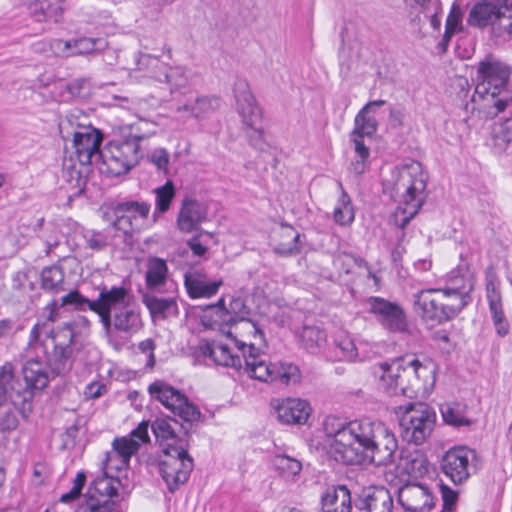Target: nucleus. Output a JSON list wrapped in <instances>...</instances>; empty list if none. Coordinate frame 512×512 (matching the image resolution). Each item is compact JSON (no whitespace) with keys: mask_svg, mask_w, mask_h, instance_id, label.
<instances>
[{"mask_svg":"<svg viewBox=\"0 0 512 512\" xmlns=\"http://www.w3.org/2000/svg\"><path fill=\"white\" fill-rule=\"evenodd\" d=\"M335 418H326L327 453L335 461L359 465L369 460L377 466L394 462L398 442L394 433L382 422L370 419L350 421L334 428Z\"/></svg>","mask_w":512,"mask_h":512,"instance_id":"f257e3e1","label":"nucleus"},{"mask_svg":"<svg viewBox=\"0 0 512 512\" xmlns=\"http://www.w3.org/2000/svg\"><path fill=\"white\" fill-rule=\"evenodd\" d=\"M98 290L96 299H89L78 290H72L61 298L60 304L52 300L44 308L47 320L55 322L59 318V309L65 306L82 312L90 310L99 316L104 334L114 346L118 344V338L127 340L143 328L141 312L129 304L130 292L127 288L103 285Z\"/></svg>","mask_w":512,"mask_h":512,"instance_id":"f03ea898","label":"nucleus"},{"mask_svg":"<svg viewBox=\"0 0 512 512\" xmlns=\"http://www.w3.org/2000/svg\"><path fill=\"white\" fill-rule=\"evenodd\" d=\"M511 71L501 62L487 58L478 63L474 93L464 109L466 113H478L480 118L493 119L505 111L512 102L507 89Z\"/></svg>","mask_w":512,"mask_h":512,"instance_id":"7ed1b4c3","label":"nucleus"},{"mask_svg":"<svg viewBox=\"0 0 512 512\" xmlns=\"http://www.w3.org/2000/svg\"><path fill=\"white\" fill-rule=\"evenodd\" d=\"M384 192L389 193L395 201L411 205L413 211L404 217L399 224L401 229L409 223L423 204V193L426 189V178L421 171L420 163L405 165L392 171L391 179L384 181Z\"/></svg>","mask_w":512,"mask_h":512,"instance_id":"20e7f679","label":"nucleus"},{"mask_svg":"<svg viewBox=\"0 0 512 512\" xmlns=\"http://www.w3.org/2000/svg\"><path fill=\"white\" fill-rule=\"evenodd\" d=\"M234 96L237 111L247 128L249 144L257 150L265 151L269 146L264 139L263 130L258 127L262 120V111L257 105L249 84L245 80H238L234 85Z\"/></svg>","mask_w":512,"mask_h":512,"instance_id":"39448f33","label":"nucleus"},{"mask_svg":"<svg viewBox=\"0 0 512 512\" xmlns=\"http://www.w3.org/2000/svg\"><path fill=\"white\" fill-rule=\"evenodd\" d=\"M143 136H133L124 141H111L100 154L105 172L113 177L129 172L141 158L140 141Z\"/></svg>","mask_w":512,"mask_h":512,"instance_id":"423d86ee","label":"nucleus"},{"mask_svg":"<svg viewBox=\"0 0 512 512\" xmlns=\"http://www.w3.org/2000/svg\"><path fill=\"white\" fill-rule=\"evenodd\" d=\"M436 422L435 411L425 404L409 403L400 418V434L404 441L423 444L430 436Z\"/></svg>","mask_w":512,"mask_h":512,"instance_id":"0eeeda50","label":"nucleus"},{"mask_svg":"<svg viewBox=\"0 0 512 512\" xmlns=\"http://www.w3.org/2000/svg\"><path fill=\"white\" fill-rule=\"evenodd\" d=\"M372 372L375 379H378L386 384H397L402 381H410L408 376L415 375L417 381L427 383L431 380V384H435L434 369L423 365L419 360H405L399 358L393 360L391 363L384 362L372 367Z\"/></svg>","mask_w":512,"mask_h":512,"instance_id":"6e6552de","label":"nucleus"},{"mask_svg":"<svg viewBox=\"0 0 512 512\" xmlns=\"http://www.w3.org/2000/svg\"><path fill=\"white\" fill-rule=\"evenodd\" d=\"M244 366L242 370L251 379L261 382L281 381L284 384H296L301 380V372L293 363L267 364L259 359L260 355H247L244 353Z\"/></svg>","mask_w":512,"mask_h":512,"instance_id":"1a4fd4ad","label":"nucleus"},{"mask_svg":"<svg viewBox=\"0 0 512 512\" xmlns=\"http://www.w3.org/2000/svg\"><path fill=\"white\" fill-rule=\"evenodd\" d=\"M148 428L149 422L142 421L129 436L115 438L112 443L113 451L108 452L104 460L106 468L115 470L127 468L131 457L140 449L141 443L150 441Z\"/></svg>","mask_w":512,"mask_h":512,"instance_id":"9d476101","label":"nucleus"},{"mask_svg":"<svg viewBox=\"0 0 512 512\" xmlns=\"http://www.w3.org/2000/svg\"><path fill=\"white\" fill-rule=\"evenodd\" d=\"M368 312L377 322L391 333H408L409 323L404 308L397 302L379 296H371L366 301Z\"/></svg>","mask_w":512,"mask_h":512,"instance_id":"9b49d317","label":"nucleus"},{"mask_svg":"<svg viewBox=\"0 0 512 512\" xmlns=\"http://www.w3.org/2000/svg\"><path fill=\"white\" fill-rule=\"evenodd\" d=\"M243 303L239 300H233L230 309L225 305L224 297H221L215 304L206 305L202 309L200 322L206 329L217 330L228 338L233 339L234 335L231 331L232 326L240 323V318L236 312Z\"/></svg>","mask_w":512,"mask_h":512,"instance_id":"f8f14e48","label":"nucleus"},{"mask_svg":"<svg viewBox=\"0 0 512 512\" xmlns=\"http://www.w3.org/2000/svg\"><path fill=\"white\" fill-rule=\"evenodd\" d=\"M475 457L474 450L465 446L450 448L440 460V470L454 485H462L471 476Z\"/></svg>","mask_w":512,"mask_h":512,"instance_id":"ddd939ff","label":"nucleus"},{"mask_svg":"<svg viewBox=\"0 0 512 512\" xmlns=\"http://www.w3.org/2000/svg\"><path fill=\"white\" fill-rule=\"evenodd\" d=\"M164 453H184L188 448L189 429L174 418H156L151 425Z\"/></svg>","mask_w":512,"mask_h":512,"instance_id":"4468645a","label":"nucleus"},{"mask_svg":"<svg viewBox=\"0 0 512 512\" xmlns=\"http://www.w3.org/2000/svg\"><path fill=\"white\" fill-rule=\"evenodd\" d=\"M440 296L436 288L422 289L413 294V311L422 322L435 326L450 321Z\"/></svg>","mask_w":512,"mask_h":512,"instance_id":"2eb2a0df","label":"nucleus"},{"mask_svg":"<svg viewBox=\"0 0 512 512\" xmlns=\"http://www.w3.org/2000/svg\"><path fill=\"white\" fill-rule=\"evenodd\" d=\"M193 459L187 449L184 453H164V458L158 464V470L170 492L176 491L184 484L193 470Z\"/></svg>","mask_w":512,"mask_h":512,"instance_id":"dca6fc26","label":"nucleus"},{"mask_svg":"<svg viewBox=\"0 0 512 512\" xmlns=\"http://www.w3.org/2000/svg\"><path fill=\"white\" fill-rule=\"evenodd\" d=\"M148 391L152 398L181 417L189 426L201 416L200 411L174 386H148Z\"/></svg>","mask_w":512,"mask_h":512,"instance_id":"f3484780","label":"nucleus"},{"mask_svg":"<svg viewBox=\"0 0 512 512\" xmlns=\"http://www.w3.org/2000/svg\"><path fill=\"white\" fill-rule=\"evenodd\" d=\"M74 338L75 331L72 323H65L51 332L53 351L47 355L51 357L54 373H66L69 370L68 361L73 352Z\"/></svg>","mask_w":512,"mask_h":512,"instance_id":"a211bd4d","label":"nucleus"},{"mask_svg":"<svg viewBox=\"0 0 512 512\" xmlns=\"http://www.w3.org/2000/svg\"><path fill=\"white\" fill-rule=\"evenodd\" d=\"M103 137L99 130L92 126H81L73 133V146L79 163L88 170L93 158H99Z\"/></svg>","mask_w":512,"mask_h":512,"instance_id":"6ab92c4d","label":"nucleus"},{"mask_svg":"<svg viewBox=\"0 0 512 512\" xmlns=\"http://www.w3.org/2000/svg\"><path fill=\"white\" fill-rule=\"evenodd\" d=\"M142 60H145L154 69L152 77L169 85L171 95L177 93L185 95L189 91V77L183 67H171L157 58L147 55L143 56Z\"/></svg>","mask_w":512,"mask_h":512,"instance_id":"aec40b11","label":"nucleus"},{"mask_svg":"<svg viewBox=\"0 0 512 512\" xmlns=\"http://www.w3.org/2000/svg\"><path fill=\"white\" fill-rule=\"evenodd\" d=\"M398 501L409 512H429L435 506L437 497L425 484H407L400 488Z\"/></svg>","mask_w":512,"mask_h":512,"instance_id":"412c9836","label":"nucleus"},{"mask_svg":"<svg viewBox=\"0 0 512 512\" xmlns=\"http://www.w3.org/2000/svg\"><path fill=\"white\" fill-rule=\"evenodd\" d=\"M173 292H144L141 295L142 303L149 311L150 317L155 320H166L179 315L177 303V288Z\"/></svg>","mask_w":512,"mask_h":512,"instance_id":"4be33fe9","label":"nucleus"},{"mask_svg":"<svg viewBox=\"0 0 512 512\" xmlns=\"http://www.w3.org/2000/svg\"><path fill=\"white\" fill-rule=\"evenodd\" d=\"M271 405L277 413L278 420L288 425L306 424L312 412L310 404L299 398L272 400Z\"/></svg>","mask_w":512,"mask_h":512,"instance_id":"5701e85b","label":"nucleus"},{"mask_svg":"<svg viewBox=\"0 0 512 512\" xmlns=\"http://www.w3.org/2000/svg\"><path fill=\"white\" fill-rule=\"evenodd\" d=\"M146 292H173L177 288L173 280L169 278V268L166 260L150 256L146 261L145 271Z\"/></svg>","mask_w":512,"mask_h":512,"instance_id":"b1692460","label":"nucleus"},{"mask_svg":"<svg viewBox=\"0 0 512 512\" xmlns=\"http://www.w3.org/2000/svg\"><path fill=\"white\" fill-rule=\"evenodd\" d=\"M208 209L205 204L196 199L184 198L177 216V227L181 232L197 231L199 226L207 220Z\"/></svg>","mask_w":512,"mask_h":512,"instance_id":"393cba45","label":"nucleus"},{"mask_svg":"<svg viewBox=\"0 0 512 512\" xmlns=\"http://www.w3.org/2000/svg\"><path fill=\"white\" fill-rule=\"evenodd\" d=\"M240 324L247 330L249 341L239 340L236 336L233 337L232 341L238 350L241 351L242 356H244V353L247 355H260L264 353L268 345L265 333L260 326L256 322L244 317L240 318Z\"/></svg>","mask_w":512,"mask_h":512,"instance_id":"a878e982","label":"nucleus"},{"mask_svg":"<svg viewBox=\"0 0 512 512\" xmlns=\"http://www.w3.org/2000/svg\"><path fill=\"white\" fill-rule=\"evenodd\" d=\"M356 506L366 512H391L393 497L383 486H371L362 491Z\"/></svg>","mask_w":512,"mask_h":512,"instance_id":"bb28decb","label":"nucleus"},{"mask_svg":"<svg viewBox=\"0 0 512 512\" xmlns=\"http://www.w3.org/2000/svg\"><path fill=\"white\" fill-rule=\"evenodd\" d=\"M39 386H0V407L9 399L12 406L26 418L32 409L34 390Z\"/></svg>","mask_w":512,"mask_h":512,"instance_id":"cd10ccee","label":"nucleus"},{"mask_svg":"<svg viewBox=\"0 0 512 512\" xmlns=\"http://www.w3.org/2000/svg\"><path fill=\"white\" fill-rule=\"evenodd\" d=\"M184 285L190 298H211L216 295L223 281H207L206 275L198 270H192L184 274Z\"/></svg>","mask_w":512,"mask_h":512,"instance_id":"c85d7f7f","label":"nucleus"},{"mask_svg":"<svg viewBox=\"0 0 512 512\" xmlns=\"http://www.w3.org/2000/svg\"><path fill=\"white\" fill-rule=\"evenodd\" d=\"M501 8H505V0H480L470 10L468 24L478 28L495 26Z\"/></svg>","mask_w":512,"mask_h":512,"instance_id":"c756f323","label":"nucleus"},{"mask_svg":"<svg viewBox=\"0 0 512 512\" xmlns=\"http://www.w3.org/2000/svg\"><path fill=\"white\" fill-rule=\"evenodd\" d=\"M22 374L26 384H48L65 373H54L51 357L47 355L45 363L37 358L27 360L22 366Z\"/></svg>","mask_w":512,"mask_h":512,"instance_id":"7c9ffc66","label":"nucleus"},{"mask_svg":"<svg viewBox=\"0 0 512 512\" xmlns=\"http://www.w3.org/2000/svg\"><path fill=\"white\" fill-rule=\"evenodd\" d=\"M386 104L385 100H373L366 103L354 119V128L351 131L357 137L372 138L378 129V122L374 116V109Z\"/></svg>","mask_w":512,"mask_h":512,"instance_id":"2f4dec72","label":"nucleus"},{"mask_svg":"<svg viewBox=\"0 0 512 512\" xmlns=\"http://www.w3.org/2000/svg\"><path fill=\"white\" fill-rule=\"evenodd\" d=\"M350 490L345 485L328 488L321 497L322 512H351Z\"/></svg>","mask_w":512,"mask_h":512,"instance_id":"473e14b6","label":"nucleus"},{"mask_svg":"<svg viewBox=\"0 0 512 512\" xmlns=\"http://www.w3.org/2000/svg\"><path fill=\"white\" fill-rule=\"evenodd\" d=\"M280 241L274 245L273 252L281 257H291L302 252L301 234L294 227L281 222L279 231Z\"/></svg>","mask_w":512,"mask_h":512,"instance_id":"72a5a7b5","label":"nucleus"},{"mask_svg":"<svg viewBox=\"0 0 512 512\" xmlns=\"http://www.w3.org/2000/svg\"><path fill=\"white\" fill-rule=\"evenodd\" d=\"M487 300L489 311L495 326L496 332L503 337L509 333V323L505 317L500 291L496 288L492 280L486 283Z\"/></svg>","mask_w":512,"mask_h":512,"instance_id":"f704fd0d","label":"nucleus"},{"mask_svg":"<svg viewBox=\"0 0 512 512\" xmlns=\"http://www.w3.org/2000/svg\"><path fill=\"white\" fill-rule=\"evenodd\" d=\"M397 469L412 477L423 475L428 470V460L423 453L414 449H402L397 463Z\"/></svg>","mask_w":512,"mask_h":512,"instance_id":"c9c22d12","label":"nucleus"},{"mask_svg":"<svg viewBox=\"0 0 512 512\" xmlns=\"http://www.w3.org/2000/svg\"><path fill=\"white\" fill-rule=\"evenodd\" d=\"M203 354L211 358L215 364L226 367H232L238 371L242 370V360L238 355L232 354L227 345L207 344L203 348Z\"/></svg>","mask_w":512,"mask_h":512,"instance_id":"e433bc0d","label":"nucleus"},{"mask_svg":"<svg viewBox=\"0 0 512 512\" xmlns=\"http://www.w3.org/2000/svg\"><path fill=\"white\" fill-rule=\"evenodd\" d=\"M220 106V100L217 97L201 96L189 100L182 106L177 107L178 112L188 113L195 118H203L215 111Z\"/></svg>","mask_w":512,"mask_h":512,"instance_id":"4c0bfd02","label":"nucleus"},{"mask_svg":"<svg viewBox=\"0 0 512 512\" xmlns=\"http://www.w3.org/2000/svg\"><path fill=\"white\" fill-rule=\"evenodd\" d=\"M41 288L48 293L58 294L65 290V274L59 265L43 268L41 272Z\"/></svg>","mask_w":512,"mask_h":512,"instance_id":"58836bf2","label":"nucleus"},{"mask_svg":"<svg viewBox=\"0 0 512 512\" xmlns=\"http://www.w3.org/2000/svg\"><path fill=\"white\" fill-rule=\"evenodd\" d=\"M492 149L495 153H504L512 145V118L495 123L491 132Z\"/></svg>","mask_w":512,"mask_h":512,"instance_id":"ea45409f","label":"nucleus"},{"mask_svg":"<svg viewBox=\"0 0 512 512\" xmlns=\"http://www.w3.org/2000/svg\"><path fill=\"white\" fill-rule=\"evenodd\" d=\"M442 299L450 320L457 315L472 301L471 295H462L443 288H436Z\"/></svg>","mask_w":512,"mask_h":512,"instance_id":"a19ab883","label":"nucleus"},{"mask_svg":"<svg viewBox=\"0 0 512 512\" xmlns=\"http://www.w3.org/2000/svg\"><path fill=\"white\" fill-rule=\"evenodd\" d=\"M38 227H42L40 231L39 238L43 241L45 245V254L46 256H51L55 254V250L61 245L63 235L59 230L58 226L54 223H48L47 226L44 227V218H40L37 223Z\"/></svg>","mask_w":512,"mask_h":512,"instance_id":"79ce46f5","label":"nucleus"},{"mask_svg":"<svg viewBox=\"0 0 512 512\" xmlns=\"http://www.w3.org/2000/svg\"><path fill=\"white\" fill-rule=\"evenodd\" d=\"M443 420L446 424L460 427L470 425V420L466 417V406L459 402H447L440 406Z\"/></svg>","mask_w":512,"mask_h":512,"instance_id":"37998d69","label":"nucleus"},{"mask_svg":"<svg viewBox=\"0 0 512 512\" xmlns=\"http://www.w3.org/2000/svg\"><path fill=\"white\" fill-rule=\"evenodd\" d=\"M155 193V210L153 213L154 222L157 220L158 214L166 213L171 206L176 191L172 181L168 180L164 185L157 187Z\"/></svg>","mask_w":512,"mask_h":512,"instance_id":"c03bdc74","label":"nucleus"},{"mask_svg":"<svg viewBox=\"0 0 512 512\" xmlns=\"http://www.w3.org/2000/svg\"><path fill=\"white\" fill-rule=\"evenodd\" d=\"M105 38L81 37L66 42L67 48H74L75 54L84 55L99 52L107 47Z\"/></svg>","mask_w":512,"mask_h":512,"instance_id":"a18cd8bd","label":"nucleus"},{"mask_svg":"<svg viewBox=\"0 0 512 512\" xmlns=\"http://www.w3.org/2000/svg\"><path fill=\"white\" fill-rule=\"evenodd\" d=\"M151 205L144 201H124L118 203V211L125 212V215L136 223H142L148 218Z\"/></svg>","mask_w":512,"mask_h":512,"instance_id":"49530a36","label":"nucleus"},{"mask_svg":"<svg viewBox=\"0 0 512 512\" xmlns=\"http://www.w3.org/2000/svg\"><path fill=\"white\" fill-rule=\"evenodd\" d=\"M442 288L462 295H471L474 285L471 278L461 274L459 270H453L446 276Z\"/></svg>","mask_w":512,"mask_h":512,"instance_id":"de8ad7c7","label":"nucleus"},{"mask_svg":"<svg viewBox=\"0 0 512 512\" xmlns=\"http://www.w3.org/2000/svg\"><path fill=\"white\" fill-rule=\"evenodd\" d=\"M272 463L279 475L285 479L294 478L302 470L299 460L283 454L274 456Z\"/></svg>","mask_w":512,"mask_h":512,"instance_id":"09e8293b","label":"nucleus"},{"mask_svg":"<svg viewBox=\"0 0 512 512\" xmlns=\"http://www.w3.org/2000/svg\"><path fill=\"white\" fill-rule=\"evenodd\" d=\"M333 216L334 221L341 226H349L354 221V208L349 195L345 191H342Z\"/></svg>","mask_w":512,"mask_h":512,"instance_id":"8fccbe9b","label":"nucleus"},{"mask_svg":"<svg viewBox=\"0 0 512 512\" xmlns=\"http://www.w3.org/2000/svg\"><path fill=\"white\" fill-rule=\"evenodd\" d=\"M76 512H121L120 507L110 499H98L89 496L78 505Z\"/></svg>","mask_w":512,"mask_h":512,"instance_id":"3c124183","label":"nucleus"},{"mask_svg":"<svg viewBox=\"0 0 512 512\" xmlns=\"http://www.w3.org/2000/svg\"><path fill=\"white\" fill-rule=\"evenodd\" d=\"M462 20V11L457 4H453L450 13L446 19L445 33L440 42V46L445 50L452 36L459 31Z\"/></svg>","mask_w":512,"mask_h":512,"instance_id":"603ef678","label":"nucleus"},{"mask_svg":"<svg viewBox=\"0 0 512 512\" xmlns=\"http://www.w3.org/2000/svg\"><path fill=\"white\" fill-rule=\"evenodd\" d=\"M22 2L36 21H45L53 14L51 0H22Z\"/></svg>","mask_w":512,"mask_h":512,"instance_id":"864d4df0","label":"nucleus"},{"mask_svg":"<svg viewBox=\"0 0 512 512\" xmlns=\"http://www.w3.org/2000/svg\"><path fill=\"white\" fill-rule=\"evenodd\" d=\"M301 338L306 349L313 350L326 341V333L317 326H305Z\"/></svg>","mask_w":512,"mask_h":512,"instance_id":"5fc2aeb1","label":"nucleus"},{"mask_svg":"<svg viewBox=\"0 0 512 512\" xmlns=\"http://www.w3.org/2000/svg\"><path fill=\"white\" fill-rule=\"evenodd\" d=\"M335 348L339 350L340 360L354 361L358 356L354 341L347 335H340L336 338Z\"/></svg>","mask_w":512,"mask_h":512,"instance_id":"6e6d98bb","label":"nucleus"},{"mask_svg":"<svg viewBox=\"0 0 512 512\" xmlns=\"http://www.w3.org/2000/svg\"><path fill=\"white\" fill-rule=\"evenodd\" d=\"M495 19V26H492L499 36L504 32L512 34V5H509L505 0V8H501Z\"/></svg>","mask_w":512,"mask_h":512,"instance_id":"4d7b16f0","label":"nucleus"},{"mask_svg":"<svg viewBox=\"0 0 512 512\" xmlns=\"http://www.w3.org/2000/svg\"><path fill=\"white\" fill-rule=\"evenodd\" d=\"M114 214L116 216L113 221V226L116 230L122 231L125 235L132 234L135 231H140L142 223L132 222L125 212L118 211V203L114 207Z\"/></svg>","mask_w":512,"mask_h":512,"instance_id":"13d9d810","label":"nucleus"},{"mask_svg":"<svg viewBox=\"0 0 512 512\" xmlns=\"http://www.w3.org/2000/svg\"><path fill=\"white\" fill-rule=\"evenodd\" d=\"M212 239V234L207 231H201L188 240L187 245L195 256H203L208 250V244Z\"/></svg>","mask_w":512,"mask_h":512,"instance_id":"bf43d9fd","label":"nucleus"},{"mask_svg":"<svg viewBox=\"0 0 512 512\" xmlns=\"http://www.w3.org/2000/svg\"><path fill=\"white\" fill-rule=\"evenodd\" d=\"M86 246L94 251H101L107 246V237L97 231L87 230L83 233Z\"/></svg>","mask_w":512,"mask_h":512,"instance_id":"052dcab7","label":"nucleus"},{"mask_svg":"<svg viewBox=\"0 0 512 512\" xmlns=\"http://www.w3.org/2000/svg\"><path fill=\"white\" fill-rule=\"evenodd\" d=\"M149 162L156 166L159 171H166L170 161V155L165 148H156L147 156Z\"/></svg>","mask_w":512,"mask_h":512,"instance_id":"680f3d73","label":"nucleus"},{"mask_svg":"<svg viewBox=\"0 0 512 512\" xmlns=\"http://www.w3.org/2000/svg\"><path fill=\"white\" fill-rule=\"evenodd\" d=\"M440 491L443 501V509L441 512H451L456 506L459 492L457 490H453L446 484L440 485Z\"/></svg>","mask_w":512,"mask_h":512,"instance_id":"e2e57ef3","label":"nucleus"},{"mask_svg":"<svg viewBox=\"0 0 512 512\" xmlns=\"http://www.w3.org/2000/svg\"><path fill=\"white\" fill-rule=\"evenodd\" d=\"M79 429L80 426L78 419L74 424L66 428L65 432L62 434V449H72L75 447Z\"/></svg>","mask_w":512,"mask_h":512,"instance_id":"0e129e2a","label":"nucleus"},{"mask_svg":"<svg viewBox=\"0 0 512 512\" xmlns=\"http://www.w3.org/2000/svg\"><path fill=\"white\" fill-rule=\"evenodd\" d=\"M138 349L142 354H144L147 357L146 366L150 368L154 367L156 362L154 355V351L156 349L155 341L152 338H147L139 342Z\"/></svg>","mask_w":512,"mask_h":512,"instance_id":"69168bd1","label":"nucleus"},{"mask_svg":"<svg viewBox=\"0 0 512 512\" xmlns=\"http://www.w3.org/2000/svg\"><path fill=\"white\" fill-rule=\"evenodd\" d=\"M103 496L113 497L117 495V489L112 485V479L103 478L96 482L95 488Z\"/></svg>","mask_w":512,"mask_h":512,"instance_id":"338daca9","label":"nucleus"},{"mask_svg":"<svg viewBox=\"0 0 512 512\" xmlns=\"http://www.w3.org/2000/svg\"><path fill=\"white\" fill-rule=\"evenodd\" d=\"M0 426L3 430L11 431L18 427V419L11 409H7L5 414L0 418Z\"/></svg>","mask_w":512,"mask_h":512,"instance_id":"774afa93","label":"nucleus"}]
</instances>
